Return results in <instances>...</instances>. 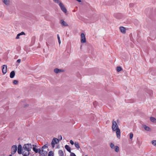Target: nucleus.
Wrapping results in <instances>:
<instances>
[{"label": "nucleus", "instance_id": "f257e3e1", "mask_svg": "<svg viewBox=\"0 0 156 156\" xmlns=\"http://www.w3.org/2000/svg\"><path fill=\"white\" fill-rule=\"evenodd\" d=\"M32 148L30 144H25L23 147L22 154L23 156H28L30 154V151Z\"/></svg>", "mask_w": 156, "mask_h": 156}, {"label": "nucleus", "instance_id": "f03ea898", "mask_svg": "<svg viewBox=\"0 0 156 156\" xmlns=\"http://www.w3.org/2000/svg\"><path fill=\"white\" fill-rule=\"evenodd\" d=\"M112 128L113 131H116V134L117 137L120 139V131L119 128L116 122L114 120L112 121Z\"/></svg>", "mask_w": 156, "mask_h": 156}, {"label": "nucleus", "instance_id": "7ed1b4c3", "mask_svg": "<svg viewBox=\"0 0 156 156\" xmlns=\"http://www.w3.org/2000/svg\"><path fill=\"white\" fill-rule=\"evenodd\" d=\"M59 142V140L58 139L55 138H54L52 140L51 142V145L52 147L53 148L55 146V144H57Z\"/></svg>", "mask_w": 156, "mask_h": 156}, {"label": "nucleus", "instance_id": "20e7f679", "mask_svg": "<svg viewBox=\"0 0 156 156\" xmlns=\"http://www.w3.org/2000/svg\"><path fill=\"white\" fill-rule=\"evenodd\" d=\"M17 148V146L16 145H13L12 146L11 149V153L12 154H14L16 153Z\"/></svg>", "mask_w": 156, "mask_h": 156}, {"label": "nucleus", "instance_id": "39448f33", "mask_svg": "<svg viewBox=\"0 0 156 156\" xmlns=\"http://www.w3.org/2000/svg\"><path fill=\"white\" fill-rule=\"evenodd\" d=\"M80 41L81 43H83L86 42L85 35L83 33H82L81 34Z\"/></svg>", "mask_w": 156, "mask_h": 156}, {"label": "nucleus", "instance_id": "423d86ee", "mask_svg": "<svg viewBox=\"0 0 156 156\" xmlns=\"http://www.w3.org/2000/svg\"><path fill=\"white\" fill-rule=\"evenodd\" d=\"M59 6L60 7L61 10L63 12L65 13H66L67 12V10L62 3L60 4Z\"/></svg>", "mask_w": 156, "mask_h": 156}, {"label": "nucleus", "instance_id": "0eeeda50", "mask_svg": "<svg viewBox=\"0 0 156 156\" xmlns=\"http://www.w3.org/2000/svg\"><path fill=\"white\" fill-rule=\"evenodd\" d=\"M7 66L6 65H4L2 66V72L4 74H5L7 72Z\"/></svg>", "mask_w": 156, "mask_h": 156}, {"label": "nucleus", "instance_id": "6e6552de", "mask_svg": "<svg viewBox=\"0 0 156 156\" xmlns=\"http://www.w3.org/2000/svg\"><path fill=\"white\" fill-rule=\"evenodd\" d=\"M33 150L36 153H38L39 154H41V150L40 148L38 149H36L35 147H33Z\"/></svg>", "mask_w": 156, "mask_h": 156}, {"label": "nucleus", "instance_id": "1a4fd4ad", "mask_svg": "<svg viewBox=\"0 0 156 156\" xmlns=\"http://www.w3.org/2000/svg\"><path fill=\"white\" fill-rule=\"evenodd\" d=\"M64 70L62 69H59L58 68H55L54 69V72L56 73H58L62 72H64Z\"/></svg>", "mask_w": 156, "mask_h": 156}, {"label": "nucleus", "instance_id": "9d476101", "mask_svg": "<svg viewBox=\"0 0 156 156\" xmlns=\"http://www.w3.org/2000/svg\"><path fill=\"white\" fill-rule=\"evenodd\" d=\"M60 23L63 26H68V25L67 23L64 21L63 20H60Z\"/></svg>", "mask_w": 156, "mask_h": 156}, {"label": "nucleus", "instance_id": "9b49d317", "mask_svg": "<svg viewBox=\"0 0 156 156\" xmlns=\"http://www.w3.org/2000/svg\"><path fill=\"white\" fill-rule=\"evenodd\" d=\"M119 29L120 31L122 33H126V30L125 28L123 27H119Z\"/></svg>", "mask_w": 156, "mask_h": 156}, {"label": "nucleus", "instance_id": "f8f14e48", "mask_svg": "<svg viewBox=\"0 0 156 156\" xmlns=\"http://www.w3.org/2000/svg\"><path fill=\"white\" fill-rule=\"evenodd\" d=\"M15 73L14 71H12L10 73V77L11 78H13L15 76Z\"/></svg>", "mask_w": 156, "mask_h": 156}, {"label": "nucleus", "instance_id": "ddd939ff", "mask_svg": "<svg viewBox=\"0 0 156 156\" xmlns=\"http://www.w3.org/2000/svg\"><path fill=\"white\" fill-rule=\"evenodd\" d=\"M58 154L59 156H64V154L62 150H59L58 151Z\"/></svg>", "mask_w": 156, "mask_h": 156}, {"label": "nucleus", "instance_id": "4468645a", "mask_svg": "<svg viewBox=\"0 0 156 156\" xmlns=\"http://www.w3.org/2000/svg\"><path fill=\"white\" fill-rule=\"evenodd\" d=\"M3 3L7 5H8L9 4V0H2Z\"/></svg>", "mask_w": 156, "mask_h": 156}, {"label": "nucleus", "instance_id": "2eb2a0df", "mask_svg": "<svg viewBox=\"0 0 156 156\" xmlns=\"http://www.w3.org/2000/svg\"><path fill=\"white\" fill-rule=\"evenodd\" d=\"M65 148L69 152L71 153L70 148L69 146L67 145H66L65 146Z\"/></svg>", "mask_w": 156, "mask_h": 156}, {"label": "nucleus", "instance_id": "dca6fc26", "mask_svg": "<svg viewBox=\"0 0 156 156\" xmlns=\"http://www.w3.org/2000/svg\"><path fill=\"white\" fill-rule=\"evenodd\" d=\"M143 127L144 128V129L147 131H149L150 130V128L147 126L146 125H143Z\"/></svg>", "mask_w": 156, "mask_h": 156}, {"label": "nucleus", "instance_id": "f3484780", "mask_svg": "<svg viewBox=\"0 0 156 156\" xmlns=\"http://www.w3.org/2000/svg\"><path fill=\"white\" fill-rule=\"evenodd\" d=\"M150 120L151 122L156 123V119L153 117H151L150 118Z\"/></svg>", "mask_w": 156, "mask_h": 156}, {"label": "nucleus", "instance_id": "a211bd4d", "mask_svg": "<svg viewBox=\"0 0 156 156\" xmlns=\"http://www.w3.org/2000/svg\"><path fill=\"white\" fill-rule=\"evenodd\" d=\"M75 147L79 149L80 148V146L79 143L77 142H75L74 143Z\"/></svg>", "mask_w": 156, "mask_h": 156}, {"label": "nucleus", "instance_id": "6ab92c4d", "mask_svg": "<svg viewBox=\"0 0 156 156\" xmlns=\"http://www.w3.org/2000/svg\"><path fill=\"white\" fill-rule=\"evenodd\" d=\"M48 143L47 142L42 147L41 150H43V149L47 148L48 147Z\"/></svg>", "mask_w": 156, "mask_h": 156}, {"label": "nucleus", "instance_id": "aec40b11", "mask_svg": "<svg viewBox=\"0 0 156 156\" xmlns=\"http://www.w3.org/2000/svg\"><path fill=\"white\" fill-rule=\"evenodd\" d=\"M53 1L55 3L58 4L59 6L60 5V4L62 3L59 0H53Z\"/></svg>", "mask_w": 156, "mask_h": 156}, {"label": "nucleus", "instance_id": "412c9836", "mask_svg": "<svg viewBox=\"0 0 156 156\" xmlns=\"http://www.w3.org/2000/svg\"><path fill=\"white\" fill-rule=\"evenodd\" d=\"M114 149L115 152H118L119 151V148L118 146H115Z\"/></svg>", "mask_w": 156, "mask_h": 156}, {"label": "nucleus", "instance_id": "4be33fe9", "mask_svg": "<svg viewBox=\"0 0 156 156\" xmlns=\"http://www.w3.org/2000/svg\"><path fill=\"white\" fill-rule=\"evenodd\" d=\"M48 156H54V153L52 151H50L49 152Z\"/></svg>", "mask_w": 156, "mask_h": 156}, {"label": "nucleus", "instance_id": "5701e85b", "mask_svg": "<svg viewBox=\"0 0 156 156\" xmlns=\"http://www.w3.org/2000/svg\"><path fill=\"white\" fill-rule=\"evenodd\" d=\"M122 70V68L118 66L117 67V71L118 72H120Z\"/></svg>", "mask_w": 156, "mask_h": 156}, {"label": "nucleus", "instance_id": "b1692460", "mask_svg": "<svg viewBox=\"0 0 156 156\" xmlns=\"http://www.w3.org/2000/svg\"><path fill=\"white\" fill-rule=\"evenodd\" d=\"M152 144L154 146H156V140H153L151 142Z\"/></svg>", "mask_w": 156, "mask_h": 156}, {"label": "nucleus", "instance_id": "393cba45", "mask_svg": "<svg viewBox=\"0 0 156 156\" xmlns=\"http://www.w3.org/2000/svg\"><path fill=\"white\" fill-rule=\"evenodd\" d=\"M110 147L111 148L114 149L115 146L113 143H111L110 144Z\"/></svg>", "mask_w": 156, "mask_h": 156}, {"label": "nucleus", "instance_id": "a878e982", "mask_svg": "<svg viewBox=\"0 0 156 156\" xmlns=\"http://www.w3.org/2000/svg\"><path fill=\"white\" fill-rule=\"evenodd\" d=\"M133 134L132 133H130L129 134V138L130 139L132 140L133 137Z\"/></svg>", "mask_w": 156, "mask_h": 156}, {"label": "nucleus", "instance_id": "bb28decb", "mask_svg": "<svg viewBox=\"0 0 156 156\" xmlns=\"http://www.w3.org/2000/svg\"><path fill=\"white\" fill-rule=\"evenodd\" d=\"M57 37H58V41L59 44H60L61 43V41L60 40V37H59L58 34H57Z\"/></svg>", "mask_w": 156, "mask_h": 156}, {"label": "nucleus", "instance_id": "cd10ccee", "mask_svg": "<svg viewBox=\"0 0 156 156\" xmlns=\"http://www.w3.org/2000/svg\"><path fill=\"white\" fill-rule=\"evenodd\" d=\"M18 81L16 80H14L13 81V83L15 84H17L18 83Z\"/></svg>", "mask_w": 156, "mask_h": 156}, {"label": "nucleus", "instance_id": "c85d7f7f", "mask_svg": "<svg viewBox=\"0 0 156 156\" xmlns=\"http://www.w3.org/2000/svg\"><path fill=\"white\" fill-rule=\"evenodd\" d=\"M18 153L20 154L21 153L22 154V149H18Z\"/></svg>", "mask_w": 156, "mask_h": 156}, {"label": "nucleus", "instance_id": "c756f323", "mask_svg": "<svg viewBox=\"0 0 156 156\" xmlns=\"http://www.w3.org/2000/svg\"><path fill=\"white\" fill-rule=\"evenodd\" d=\"M58 139L59 141L61 140L62 139V137L61 135H60V136H58Z\"/></svg>", "mask_w": 156, "mask_h": 156}, {"label": "nucleus", "instance_id": "7c9ffc66", "mask_svg": "<svg viewBox=\"0 0 156 156\" xmlns=\"http://www.w3.org/2000/svg\"><path fill=\"white\" fill-rule=\"evenodd\" d=\"M70 156H76L75 154L73 152H71L70 153Z\"/></svg>", "mask_w": 156, "mask_h": 156}, {"label": "nucleus", "instance_id": "2f4dec72", "mask_svg": "<svg viewBox=\"0 0 156 156\" xmlns=\"http://www.w3.org/2000/svg\"><path fill=\"white\" fill-rule=\"evenodd\" d=\"M20 35L19 34H18L16 36V39H18L20 38Z\"/></svg>", "mask_w": 156, "mask_h": 156}, {"label": "nucleus", "instance_id": "473e14b6", "mask_svg": "<svg viewBox=\"0 0 156 156\" xmlns=\"http://www.w3.org/2000/svg\"><path fill=\"white\" fill-rule=\"evenodd\" d=\"M18 149H22V146L20 144H19L18 146Z\"/></svg>", "mask_w": 156, "mask_h": 156}, {"label": "nucleus", "instance_id": "72a5a7b5", "mask_svg": "<svg viewBox=\"0 0 156 156\" xmlns=\"http://www.w3.org/2000/svg\"><path fill=\"white\" fill-rule=\"evenodd\" d=\"M70 143L72 145H73V144H74V142L72 140L70 141Z\"/></svg>", "mask_w": 156, "mask_h": 156}, {"label": "nucleus", "instance_id": "f704fd0d", "mask_svg": "<svg viewBox=\"0 0 156 156\" xmlns=\"http://www.w3.org/2000/svg\"><path fill=\"white\" fill-rule=\"evenodd\" d=\"M20 35H25V33L23 32H22L20 33H19Z\"/></svg>", "mask_w": 156, "mask_h": 156}, {"label": "nucleus", "instance_id": "c9c22d12", "mask_svg": "<svg viewBox=\"0 0 156 156\" xmlns=\"http://www.w3.org/2000/svg\"><path fill=\"white\" fill-rule=\"evenodd\" d=\"M133 3H131L129 4V6L130 7H132L133 6Z\"/></svg>", "mask_w": 156, "mask_h": 156}, {"label": "nucleus", "instance_id": "e433bc0d", "mask_svg": "<svg viewBox=\"0 0 156 156\" xmlns=\"http://www.w3.org/2000/svg\"><path fill=\"white\" fill-rule=\"evenodd\" d=\"M21 62V59H18L17 60V62L18 63H20Z\"/></svg>", "mask_w": 156, "mask_h": 156}, {"label": "nucleus", "instance_id": "4c0bfd02", "mask_svg": "<svg viewBox=\"0 0 156 156\" xmlns=\"http://www.w3.org/2000/svg\"><path fill=\"white\" fill-rule=\"evenodd\" d=\"M82 45H81L80 47V48L81 49H82Z\"/></svg>", "mask_w": 156, "mask_h": 156}, {"label": "nucleus", "instance_id": "58836bf2", "mask_svg": "<svg viewBox=\"0 0 156 156\" xmlns=\"http://www.w3.org/2000/svg\"><path fill=\"white\" fill-rule=\"evenodd\" d=\"M46 44L48 46V44L47 42H46Z\"/></svg>", "mask_w": 156, "mask_h": 156}, {"label": "nucleus", "instance_id": "ea45409f", "mask_svg": "<svg viewBox=\"0 0 156 156\" xmlns=\"http://www.w3.org/2000/svg\"><path fill=\"white\" fill-rule=\"evenodd\" d=\"M9 156H12V155H10Z\"/></svg>", "mask_w": 156, "mask_h": 156}, {"label": "nucleus", "instance_id": "a19ab883", "mask_svg": "<svg viewBox=\"0 0 156 156\" xmlns=\"http://www.w3.org/2000/svg\"><path fill=\"white\" fill-rule=\"evenodd\" d=\"M33 146H34V145H33ZM35 146H36V145H35Z\"/></svg>", "mask_w": 156, "mask_h": 156}, {"label": "nucleus", "instance_id": "79ce46f5", "mask_svg": "<svg viewBox=\"0 0 156 156\" xmlns=\"http://www.w3.org/2000/svg\"><path fill=\"white\" fill-rule=\"evenodd\" d=\"M85 156H88L87 155H86Z\"/></svg>", "mask_w": 156, "mask_h": 156}]
</instances>
